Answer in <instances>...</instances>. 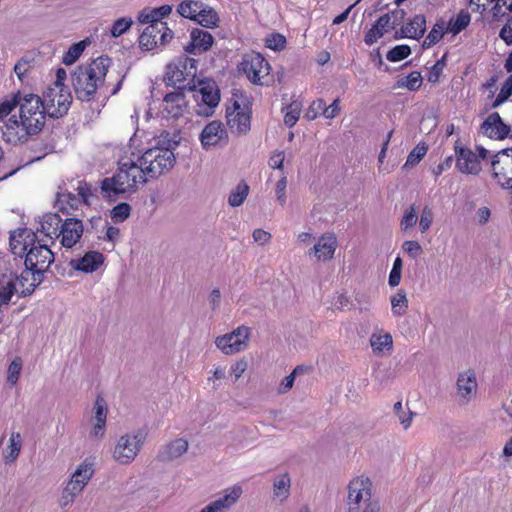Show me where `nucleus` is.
I'll return each mask as SVG.
<instances>
[{
  "instance_id": "nucleus-54",
  "label": "nucleus",
  "mask_w": 512,
  "mask_h": 512,
  "mask_svg": "<svg viewBox=\"0 0 512 512\" xmlns=\"http://www.w3.org/2000/svg\"><path fill=\"white\" fill-rule=\"evenodd\" d=\"M418 217L414 206H410L404 213L400 226L403 231H407L414 227L417 223Z\"/></svg>"
},
{
  "instance_id": "nucleus-21",
  "label": "nucleus",
  "mask_w": 512,
  "mask_h": 512,
  "mask_svg": "<svg viewBox=\"0 0 512 512\" xmlns=\"http://www.w3.org/2000/svg\"><path fill=\"white\" fill-rule=\"evenodd\" d=\"M201 145L208 150L227 141V132L220 121L209 122L199 136Z\"/></svg>"
},
{
  "instance_id": "nucleus-33",
  "label": "nucleus",
  "mask_w": 512,
  "mask_h": 512,
  "mask_svg": "<svg viewBox=\"0 0 512 512\" xmlns=\"http://www.w3.org/2000/svg\"><path fill=\"white\" fill-rule=\"evenodd\" d=\"M426 28V19L423 15L414 16L401 28V36L418 39L423 36Z\"/></svg>"
},
{
  "instance_id": "nucleus-37",
  "label": "nucleus",
  "mask_w": 512,
  "mask_h": 512,
  "mask_svg": "<svg viewBox=\"0 0 512 512\" xmlns=\"http://www.w3.org/2000/svg\"><path fill=\"white\" fill-rule=\"evenodd\" d=\"M23 439L20 432L12 431L9 438V443L4 450V458L6 462H14L21 451Z\"/></svg>"
},
{
  "instance_id": "nucleus-12",
  "label": "nucleus",
  "mask_w": 512,
  "mask_h": 512,
  "mask_svg": "<svg viewBox=\"0 0 512 512\" xmlns=\"http://www.w3.org/2000/svg\"><path fill=\"white\" fill-rule=\"evenodd\" d=\"M478 381L476 372L473 369H466L460 372L455 384L456 401L461 406L471 403L477 396Z\"/></svg>"
},
{
  "instance_id": "nucleus-10",
  "label": "nucleus",
  "mask_w": 512,
  "mask_h": 512,
  "mask_svg": "<svg viewBox=\"0 0 512 512\" xmlns=\"http://www.w3.org/2000/svg\"><path fill=\"white\" fill-rule=\"evenodd\" d=\"M251 329L242 325L230 333L218 336L215 339L216 347L225 355H235L248 348Z\"/></svg>"
},
{
  "instance_id": "nucleus-29",
  "label": "nucleus",
  "mask_w": 512,
  "mask_h": 512,
  "mask_svg": "<svg viewBox=\"0 0 512 512\" xmlns=\"http://www.w3.org/2000/svg\"><path fill=\"white\" fill-rule=\"evenodd\" d=\"M482 129L486 135L495 139L505 138L510 128L502 121L497 112L491 113L482 124Z\"/></svg>"
},
{
  "instance_id": "nucleus-23",
  "label": "nucleus",
  "mask_w": 512,
  "mask_h": 512,
  "mask_svg": "<svg viewBox=\"0 0 512 512\" xmlns=\"http://www.w3.org/2000/svg\"><path fill=\"white\" fill-rule=\"evenodd\" d=\"M213 43L214 38L210 32L194 28L190 32V41L185 46V51L190 54H201L208 51Z\"/></svg>"
},
{
  "instance_id": "nucleus-46",
  "label": "nucleus",
  "mask_w": 512,
  "mask_h": 512,
  "mask_svg": "<svg viewBox=\"0 0 512 512\" xmlns=\"http://www.w3.org/2000/svg\"><path fill=\"white\" fill-rule=\"evenodd\" d=\"M131 213V207L128 203H119L110 211V217L114 223L124 222Z\"/></svg>"
},
{
  "instance_id": "nucleus-27",
  "label": "nucleus",
  "mask_w": 512,
  "mask_h": 512,
  "mask_svg": "<svg viewBox=\"0 0 512 512\" xmlns=\"http://www.w3.org/2000/svg\"><path fill=\"white\" fill-rule=\"evenodd\" d=\"M86 486V484L70 476L69 479L65 482L64 487L61 491L58 500L59 506L61 508L70 507L75 502L77 497H79L82 494Z\"/></svg>"
},
{
  "instance_id": "nucleus-60",
  "label": "nucleus",
  "mask_w": 512,
  "mask_h": 512,
  "mask_svg": "<svg viewBox=\"0 0 512 512\" xmlns=\"http://www.w3.org/2000/svg\"><path fill=\"white\" fill-rule=\"evenodd\" d=\"M30 69H31L30 62L22 59L16 63V65L14 67V72L16 73V75L20 81H24V79L28 75Z\"/></svg>"
},
{
  "instance_id": "nucleus-34",
  "label": "nucleus",
  "mask_w": 512,
  "mask_h": 512,
  "mask_svg": "<svg viewBox=\"0 0 512 512\" xmlns=\"http://www.w3.org/2000/svg\"><path fill=\"white\" fill-rule=\"evenodd\" d=\"M291 478L288 473L277 475L273 481V496L279 502H284L290 496Z\"/></svg>"
},
{
  "instance_id": "nucleus-39",
  "label": "nucleus",
  "mask_w": 512,
  "mask_h": 512,
  "mask_svg": "<svg viewBox=\"0 0 512 512\" xmlns=\"http://www.w3.org/2000/svg\"><path fill=\"white\" fill-rule=\"evenodd\" d=\"M470 21V14L462 10L446 24L447 30L449 33L457 35L469 25Z\"/></svg>"
},
{
  "instance_id": "nucleus-15",
  "label": "nucleus",
  "mask_w": 512,
  "mask_h": 512,
  "mask_svg": "<svg viewBox=\"0 0 512 512\" xmlns=\"http://www.w3.org/2000/svg\"><path fill=\"white\" fill-rule=\"evenodd\" d=\"M108 407L105 399L98 396L92 408V415L88 422V437L93 441H100L105 437Z\"/></svg>"
},
{
  "instance_id": "nucleus-6",
  "label": "nucleus",
  "mask_w": 512,
  "mask_h": 512,
  "mask_svg": "<svg viewBox=\"0 0 512 512\" xmlns=\"http://www.w3.org/2000/svg\"><path fill=\"white\" fill-rule=\"evenodd\" d=\"M197 73V61L187 56H180L166 67L165 79L168 84L179 90L189 87Z\"/></svg>"
},
{
  "instance_id": "nucleus-28",
  "label": "nucleus",
  "mask_w": 512,
  "mask_h": 512,
  "mask_svg": "<svg viewBox=\"0 0 512 512\" xmlns=\"http://www.w3.org/2000/svg\"><path fill=\"white\" fill-rule=\"evenodd\" d=\"M337 244L336 236L332 233H327L317 240L312 251L319 261H328L333 258Z\"/></svg>"
},
{
  "instance_id": "nucleus-31",
  "label": "nucleus",
  "mask_w": 512,
  "mask_h": 512,
  "mask_svg": "<svg viewBox=\"0 0 512 512\" xmlns=\"http://www.w3.org/2000/svg\"><path fill=\"white\" fill-rule=\"evenodd\" d=\"M393 28V23L389 14H384L379 17L376 23L365 35V43L368 45L374 44L384 33Z\"/></svg>"
},
{
  "instance_id": "nucleus-11",
  "label": "nucleus",
  "mask_w": 512,
  "mask_h": 512,
  "mask_svg": "<svg viewBox=\"0 0 512 512\" xmlns=\"http://www.w3.org/2000/svg\"><path fill=\"white\" fill-rule=\"evenodd\" d=\"M239 71H241L251 83L263 85V79L270 73V65L260 53L251 52L244 55L239 65Z\"/></svg>"
},
{
  "instance_id": "nucleus-18",
  "label": "nucleus",
  "mask_w": 512,
  "mask_h": 512,
  "mask_svg": "<svg viewBox=\"0 0 512 512\" xmlns=\"http://www.w3.org/2000/svg\"><path fill=\"white\" fill-rule=\"evenodd\" d=\"M242 486L235 484L224 489L220 495L205 505L199 512H228L241 498Z\"/></svg>"
},
{
  "instance_id": "nucleus-14",
  "label": "nucleus",
  "mask_w": 512,
  "mask_h": 512,
  "mask_svg": "<svg viewBox=\"0 0 512 512\" xmlns=\"http://www.w3.org/2000/svg\"><path fill=\"white\" fill-rule=\"evenodd\" d=\"M2 138L6 143L17 145L28 141L30 136L38 134L22 119L11 116L2 126Z\"/></svg>"
},
{
  "instance_id": "nucleus-63",
  "label": "nucleus",
  "mask_w": 512,
  "mask_h": 512,
  "mask_svg": "<svg viewBox=\"0 0 512 512\" xmlns=\"http://www.w3.org/2000/svg\"><path fill=\"white\" fill-rule=\"evenodd\" d=\"M252 236L254 241L260 245H264L271 240V234L263 229H255Z\"/></svg>"
},
{
  "instance_id": "nucleus-49",
  "label": "nucleus",
  "mask_w": 512,
  "mask_h": 512,
  "mask_svg": "<svg viewBox=\"0 0 512 512\" xmlns=\"http://www.w3.org/2000/svg\"><path fill=\"white\" fill-rule=\"evenodd\" d=\"M512 95V74L504 81L501 89L493 102V107H498Z\"/></svg>"
},
{
  "instance_id": "nucleus-44",
  "label": "nucleus",
  "mask_w": 512,
  "mask_h": 512,
  "mask_svg": "<svg viewBox=\"0 0 512 512\" xmlns=\"http://www.w3.org/2000/svg\"><path fill=\"white\" fill-rule=\"evenodd\" d=\"M86 45L87 42L84 40L70 46L68 51L63 56V63L65 65L74 64L84 52Z\"/></svg>"
},
{
  "instance_id": "nucleus-1",
  "label": "nucleus",
  "mask_w": 512,
  "mask_h": 512,
  "mask_svg": "<svg viewBox=\"0 0 512 512\" xmlns=\"http://www.w3.org/2000/svg\"><path fill=\"white\" fill-rule=\"evenodd\" d=\"M120 161L117 173L102 181L101 192H131L147 181V176L157 177L169 171L174 163L173 152L164 147H153L146 150L138 159Z\"/></svg>"
},
{
  "instance_id": "nucleus-32",
  "label": "nucleus",
  "mask_w": 512,
  "mask_h": 512,
  "mask_svg": "<svg viewBox=\"0 0 512 512\" xmlns=\"http://www.w3.org/2000/svg\"><path fill=\"white\" fill-rule=\"evenodd\" d=\"M189 447L188 440L176 438L163 447L160 456L163 460H174L184 455Z\"/></svg>"
},
{
  "instance_id": "nucleus-38",
  "label": "nucleus",
  "mask_w": 512,
  "mask_h": 512,
  "mask_svg": "<svg viewBox=\"0 0 512 512\" xmlns=\"http://www.w3.org/2000/svg\"><path fill=\"white\" fill-rule=\"evenodd\" d=\"M204 2L200 0H184L177 6L180 16L195 21Z\"/></svg>"
},
{
  "instance_id": "nucleus-50",
  "label": "nucleus",
  "mask_w": 512,
  "mask_h": 512,
  "mask_svg": "<svg viewBox=\"0 0 512 512\" xmlns=\"http://www.w3.org/2000/svg\"><path fill=\"white\" fill-rule=\"evenodd\" d=\"M427 148L424 145L418 144L413 150L409 153L407 160L404 164V168L413 167L418 164L421 159L426 155Z\"/></svg>"
},
{
  "instance_id": "nucleus-40",
  "label": "nucleus",
  "mask_w": 512,
  "mask_h": 512,
  "mask_svg": "<svg viewBox=\"0 0 512 512\" xmlns=\"http://www.w3.org/2000/svg\"><path fill=\"white\" fill-rule=\"evenodd\" d=\"M445 33H449L446 23L444 21L437 22L424 39L423 47L429 48L432 45L438 43L443 38Z\"/></svg>"
},
{
  "instance_id": "nucleus-5",
  "label": "nucleus",
  "mask_w": 512,
  "mask_h": 512,
  "mask_svg": "<svg viewBox=\"0 0 512 512\" xmlns=\"http://www.w3.org/2000/svg\"><path fill=\"white\" fill-rule=\"evenodd\" d=\"M146 438L147 433L142 429L121 435L115 442L112 458L120 465L131 464L140 453Z\"/></svg>"
},
{
  "instance_id": "nucleus-48",
  "label": "nucleus",
  "mask_w": 512,
  "mask_h": 512,
  "mask_svg": "<svg viewBox=\"0 0 512 512\" xmlns=\"http://www.w3.org/2000/svg\"><path fill=\"white\" fill-rule=\"evenodd\" d=\"M402 251L409 256V258L415 260L419 258L423 253V248L420 243L416 240H406L401 246Z\"/></svg>"
},
{
  "instance_id": "nucleus-45",
  "label": "nucleus",
  "mask_w": 512,
  "mask_h": 512,
  "mask_svg": "<svg viewBox=\"0 0 512 512\" xmlns=\"http://www.w3.org/2000/svg\"><path fill=\"white\" fill-rule=\"evenodd\" d=\"M422 84V76L419 72L413 71L405 78L397 81L399 88H407L409 91H416Z\"/></svg>"
},
{
  "instance_id": "nucleus-13",
  "label": "nucleus",
  "mask_w": 512,
  "mask_h": 512,
  "mask_svg": "<svg viewBox=\"0 0 512 512\" xmlns=\"http://www.w3.org/2000/svg\"><path fill=\"white\" fill-rule=\"evenodd\" d=\"M227 125L232 133L245 134L250 130V109L247 104L234 100L226 109Z\"/></svg>"
},
{
  "instance_id": "nucleus-51",
  "label": "nucleus",
  "mask_w": 512,
  "mask_h": 512,
  "mask_svg": "<svg viewBox=\"0 0 512 512\" xmlns=\"http://www.w3.org/2000/svg\"><path fill=\"white\" fill-rule=\"evenodd\" d=\"M402 267H403V261L398 256L395 258V260L393 262V266H392V269L390 271L389 278H388V284L391 287H396L400 284L401 275H402Z\"/></svg>"
},
{
  "instance_id": "nucleus-26",
  "label": "nucleus",
  "mask_w": 512,
  "mask_h": 512,
  "mask_svg": "<svg viewBox=\"0 0 512 512\" xmlns=\"http://www.w3.org/2000/svg\"><path fill=\"white\" fill-rule=\"evenodd\" d=\"M35 234L30 230L18 229L10 234L9 245L14 255L22 256L27 253L31 244L34 242Z\"/></svg>"
},
{
  "instance_id": "nucleus-20",
  "label": "nucleus",
  "mask_w": 512,
  "mask_h": 512,
  "mask_svg": "<svg viewBox=\"0 0 512 512\" xmlns=\"http://www.w3.org/2000/svg\"><path fill=\"white\" fill-rule=\"evenodd\" d=\"M488 151L481 148L479 154L470 149L461 148L457 153L456 166L465 174H477L481 170V160L485 159Z\"/></svg>"
},
{
  "instance_id": "nucleus-62",
  "label": "nucleus",
  "mask_w": 512,
  "mask_h": 512,
  "mask_svg": "<svg viewBox=\"0 0 512 512\" xmlns=\"http://www.w3.org/2000/svg\"><path fill=\"white\" fill-rule=\"evenodd\" d=\"M285 160L283 151H275L269 159V166L273 169H282Z\"/></svg>"
},
{
  "instance_id": "nucleus-17",
  "label": "nucleus",
  "mask_w": 512,
  "mask_h": 512,
  "mask_svg": "<svg viewBox=\"0 0 512 512\" xmlns=\"http://www.w3.org/2000/svg\"><path fill=\"white\" fill-rule=\"evenodd\" d=\"M173 37V32L166 23L148 25L139 37V45L142 49L151 51L159 45H164Z\"/></svg>"
},
{
  "instance_id": "nucleus-9",
  "label": "nucleus",
  "mask_w": 512,
  "mask_h": 512,
  "mask_svg": "<svg viewBox=\"0 0 512 512\" xmlns=\"http://www.w3.org/2000/svg\"><path fill=\"white\" fill-rule=\"evenodd\" d=\"M189 90L193 92V98L197 102L196 113L205 117L212 115L220 101L219 89L215 82H200L198 87L189 86Z\"/></svg>"
},
{
  "instance_id": "nucleus-58",
  "label": "nucleus",
  "mask_w": 512,
  "mask_h": 512,
  "mask_svg": "<svg viewBox=\"0 0 512 512\" xmlns=\"http://www.w3.org/2000/svg\"><path fill=\"white\" fill-rule=\"evenodd\" d=\"M154 12H155V8H153L151 10H143L139 14V17H138L139 22L142 23V24H149V25H155V24H158V23H163L158 18V15L155 14Z\"/></svg>"
},
{
  "instance_id": "nucleus-47",
  "label": "nucleus",
  "mask_w": 512,
  "mask_h": 512,
  "mask_svg": "<svg viewBox=\"0 0 512 512\" xmlns=\"http://www.w3.org/2000/svg\"><path fill=\"white\" fill-rule=\"evenodd\" d=\"M133 24V20L130 17H122L117 19L110 28V36L113 38L120 37L123 35Z\"/></svg>"
},
{
  "instance_id": "nucleus-56",
  "label": "nucleus",
  "mask_w": 512,
  "mask_h": 512,
  "mask_svg": "<svg viewBox=\"0 0 512 512\" xmlns=\"http://www.w3.org/2000/svg\"><path fill=\"white\" fill-rule=\"evenodd\" d=\"M285 44L286 39L281 34H272L266 38V46L275 51L283 49Z\"/></svg>"
},
{
  "instance_id": "nucleus-30",
  "label": "nucleus",
  "mask_w": 512,
  "mask_h": 512,
  "mask_svg": "<svg viewBox=\"0 0 512 512\" xmlns=\"http://www.w3.org/2000/svg\"><path fill=\"white\" fill-rule=\"evenodd\" d=\"M369 342L376 356H383L386 352L389 353L393 349L392 335L383 330L372 333Z\"/></svg>"
},
{
  "instance_id": "nucleus-55",
  "label": "nucleus",
  "mask_w": 512,
  "mask_h": 512,
  "mask_svg": "<svg viewBox=\"0 0 512 512\" xmlns=\"http://www.w3.org/2000/svg\"><path fill=\"white\" fill-rule=\"evenodd\" d=\"M248 368V362L241 358L231 364L229 372L234 377V382L240 379Z\"/></svg>"
},
{
  "instance_id": "nucleus-4",
  "label": "nucleus",
  "mask_w": 512,
  "mask_h": 512,
  "mask_svg": "<svg viewBox=\"0 0 512 512\" xmlns=\"http://www.w3.org/2000/svg\"><path fill=\"white\" fill-rule=\"evenodd\" d=\"M53 262L54 253L47 244H36L35 241L31 244L25 257L26 271L21 274V279H27L30 274L33 277V283L30 284L31 289H27L29 293L40 283L43 272H45Z\"/></svg>"
},
{
  "instance_id": "nucleus-57",
  "label": "nucleus",
  "mask_w": 512,
  "mask_h": 512,
  "mask_svg": "<svg viewBox=\"0 0 512 512\" xmlns=\"http://www.w3.org/2000/svg\"><path fill=\"white\" fill-rule=\"evenodd\" d=\"M432 221H433L432 210L428 206H426V207H424V209L422 211L420 221H419L420 231L422 233H425L426 231H428L432 224Z\"/></svg>"
},
{
  "instance_id": "nucleus-2",
  "label": "nucleus",
  "mask_w": 512,
  "mask_h": 512,
  "mask_svg": "<svg viewBox=\"0 0 512 512\" xmlns=\"http://www.w3.org/2000/svg\"><path fill=\"white\" fill-rule=\"evenodd\" d=\"M109 64V58L98 57L89 64L76 67L72 73V84L78 99L89 101L98 90H104L111 95H115L120 90L122 80H119L110 90L105 81Z\"/></svg>"
},
{
  "instance_id": "nucleus-25",
  "label": "nucleus",
  "mask_w": 512,
  "mask_h": 512,
  "mask_svg": "<svg viewBox=\"0 0 512 512\" xmlns=\"http://www.w3.org/2000/svg\"><path fill=\"white\" fill-rule=\"evenodd\" d=\"M187 106L184 93L175 91L166 94L163 99L162 112L167 117L178 118L183 115Z\"/></svg>"
},
{
  "instance_id": "nucleus-36",
  "label": "nucleus",
  "mask_w": 512,
  "mask_h": 512,
  "mask_svg": "<svg viewBox=\"0 0 512 512\" xmlns=\"http://www.w3.org/2000/svg\"><path fill=\"white\" fill-rule=\"evenodd\" d=\"M200 13L196 18V22L202 27L213 29L219 26L220 18L218 13L211 6L203 3Z\"/></svg>"
},
{
  "instance_id": "nucleus-16",
  "label": "nucleus",
  "mask_w": 512,
  "mask_h": 512,
  "mask_svg": "<svg viewBox=\"0 0 512 512\" xmlns=\"http://www.w3.org/2000/svg\"><path fill=\"white\" fill-rule=\"evenodd\" d=\"M494 179L503 189L512 188V149L496 154L491 163Z\"/></svg>"
},
{
  "instance_id": "nucleus-43",
  "label": "nucleus",
  "mask_w": 512,
  "mask_h": 512,
  "mask_svg": "<svg viewBox=\"0 0 512 512\" xmlns=\"http://www.w3.org/2000/svg\"><path fill=\"white\" fill-rule=\"evenodd\" d=\"M302 110V104L299 101H293L289 105H287L284 111V123L288 127H292L298 121Z\"/></svg>"
},
{
  "instance_id": "nucleus-53",
  "label": "nucleus",
  "mask_w": 512,
  "mask_h": 512,
  "mask_svg": "<svg viewBox=\"0 0 512 512\" xmlns=\"http://www.w3.org/2000/svg\"><path fill=\"white\" fill-rule=\"evenodd\" d=\"M22 370V360L20 357H16L9 365L7 371V381L11 385H15L19 379Z\"/></svg>"
},
{
  "instance_id": "nucleus-8",
  "label": "nucleus",
  "mask_w": 512,
  "mask_h": 512,
  "mask_svg": "<svg viewBox=\"0 0 512 512\" xmlns=\"http://www.w3.org/2000/svg\"><path fill=\"white\" fill-rule=\"evenodd\" d=\"M372 482L366 476H357L350 480L347 486V512H359L361 507L377 500L372 495Z\"/></svg>"
},
{
  "instance_id": "nucleus-22",
  "label": "nucleus",
  "mask_w": 512,
  "mask_h": 512,
  "mask_svg": "<svg viewBox=\"0 0 512 512\" xmlns=\"http://www.w3.org/2000/svg\"><path fill=\"white\" fill-rule=\"evenodd\" d=\"M105 261L104 255L99 251L90 250L84 255L74 258L70 261V267L79 272L91 274L97 271Z\"/></svg>"
},
{
  "instance_id": "nucleus-7",
  "label": "nucleus",
  "mask_w": 512,
  "mask_h": 512,
  "mask_svg": "<svg viewBox=\"0 0 512 512\" xmlns=\"http://www.w3.org/2000/svg\"><path fill=\"white\" fill-rule=\"evenodd\" d=\"M47 115L41 97L36 94H21L19 102V118L39 133L45 124Z\"/></svg>"
},
{
  "instance_id": "nucleus-19",
  "label": "nucleus",
  "mask_w": 512,
  "mask_h": 512,
  "mask_svg": "<svg viewBox=\"0 0 512 512\" xmlns=\"http://www.w3.org/2000/svg\"><path fill=\"white\" fill-rule=\"evenodd\" d=\"M83 234V222L76 218H67L63 221L57 240H59L62 247L71 249L80 242Z\"/></svg>"
},
{
  "instance_id": "nucleus-59",
  "label": "nucleus",
  "mask_w": 512,
  "mask_h": 512,
  "mask_svg": "<svg viewBox=\"0 0 512 512\" xmlns=\"http://www.w3.org/2000/svg\"><path fill=\"white\" fill-rule=\"evenodd\" d=\"M298 369H299L298 367L295 368L288 376H286L281 381V383L277 389L279 394H286L287 392H289L292 389Z\"/></svg>"
},
{
  "instance_id": "nucleus-24",
  "label": "nucleus",
  "mask_w": 512,
  "mask_h": 512,
  "mask_svg": "<svg viewBox=\"0 0 512 512\" xmlns=\"http://www.w3.org/2000/svg\"><path fill=\"white\" fill-rule=\"evenodd\" d=\"M61 217L57 213H46L39 217L38 226L36 228L37 233L44 235L45 237L55 240L59 237V231L63 224Z\"/></svg>"
},
{
  "instance_id": "nucleus-42",
  "label": "nucleus",
  "mask_w": 512,
  "mask_h": 512,
  "mask_svg": "<svg viewBox=\"0 0 512 512\" xmlns=\"http://www.w3.org/2000/svg\"><path fill=\"white\" fill-rule=\"evenodd\" d=\"M390 301L391 311L394 316L401 317L406 313L408 309V299L404 291H398L391 297Z\"/></svg>"
},
{
  "instance_id": "nucleus-41",
  "label": "nucleus",
  "mask_w": 512,
  "mask_h": 512,
  "mask_svg": "<svg viewBox=\"0 0 512 512\" xmlns=\"http://www.w3.org/2000/svg\"><path fill=\"white\" fill-rule=\"evenodd\" d=\"M20 97L21 93L17 92L0 99V122L19 106Z\"/></svg>"
},
{
  "instance_id": "nucleus-35",
  "label": "nucleus",
  "mask_w": 512,
  "mask_h": 512,
  "mask_svg": "<svg viewBox=\"0 0 512 512\" xmlns=\"http://www.w3.org/2000/svg\"><path fill=\"white\" fill-rule=\"evenodd\" d=\"M95 474V462L92 458H85L75 470L71 473V477L88 485Z\"/></svg>"
},
{
  "instance_id": "nucleus-52",
  "label": "nucleus",
  "mask_w": 512,
  "mask_h": 512,
  "mask_svg": "<svg viewBox=\"0 0 512 512\" xmlns=\"http://www.w3.org/2000/svg\"><path fill=\"white\" fill-rule=\"evenodd\" d=\"M410 53L411 49L408 45H398L392 48L386 57L390 62H398L407 58Z\"/></svg>"
},
{
  "instance_id": "nucleus-61",
  "label": "nucleus",
  "mask_w": 512,
  "mask_h": 512,
  "mask_svg": "<svg viewBox=\"0 0 512 512\" xmlns=\"http://www.w3.org/2000/svg\"><path fill=\"white\" fill-rule=\"evenodd\" d=\"M493 2L495 3L492 7L494 17L505 14V12L502 11L503 7H505L507 11H512V0H494Z\"/></svg>"
},
{
  "instance_id": "nucleus-3",
  "label": "nucleus",
  "mask_w": 512,
  "mask_h": 512,
  "mask_svg": "<svg viewBox=\"0 0 512 512\" xmlns=\"http://www.w3.org/2000/svg\"><path fill=\"white\" fill-rule=\"evenodd\" d=\"M66 78V70L57 69L55 81L43 91L41 101L49 117H62L67 114L71 106L72 94L69 87L65 85Z\"/></svg>"
},
{
  "instance_id": "nucleus-64",
  "label": "nucleus",
  "mask_w": 512,
  "mask_h": 512,
  "mask_svg": "<svg viewBox=\"0 0 512 512\" xmlns=\"http://www.w3.org/2000/svg\"><path fill=\"white\" fill-rule=\"evenodd\" d=\"M500 37L507 43L508 45L512 44V18L507 21V23L503 26L500 31Z\"/></svg>"
}]
</instances>
